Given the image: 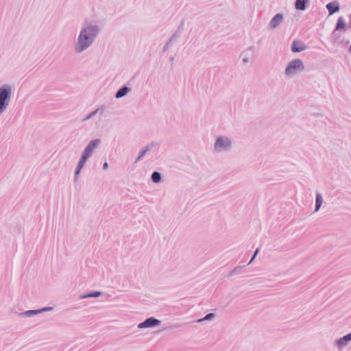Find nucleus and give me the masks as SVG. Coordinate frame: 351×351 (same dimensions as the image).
I'll return each instance as SVG.
<instances>
[{"label":"nucleus","mask_w":351,"mask_h":351,"mask_svg":"<svg viewBox=\"0 0 351 351\" xmlns=\"http://www.w3.org/2000/svg\"><path fill=\"white\" fill-rule=\"evenodd\" d=\"M100 32V27L97 25L85 22L74 43V51L77 53H82L90 47L95 38Z\"/></svg>","instance_id":"1"},{"label":"nucleus","mask_w":351,"mask_h":351,"mask_svg":"<svg viewBox=\"0 0 351 351\" xmlns=\"http://www.w3.org/2000/svg\"><path fill=\"white\" fill-rule=\"evenodd\" d=\"M232 139L223 135L217 136L213 145V152L217 154L229 153L232 149Z\"/></svg>","instance_id":"2"},{"label":"nucleus","mask_w":351,"mask_h":351,"mask_svg":"<svg viewBox=\"0 0 351 351\" xmlns=\"http://www.w3.org/2000/svg\"><path fill=\"white\" fill-rule=\"evenodd\" d=\"M12 94V88L9 84L0 86V117L10 105Z\"/></svg>","instance_id":"3"},{"label":"nucleus","mask_w":351,"mask_h":351,"mask_svg":"<svg viewBox=\"0 0 351 351\" xmlns=\"http://www.w3.org/2000/svg\"><path fill=\"white\" fill-rule=\"evenodd\" d=\"M304 64L300 59H293L287 64L285 70V75L289 77H291L304 71Z\"/></svg>","instance_id":"4"},{"label":"nucleus","mask_w":351,"mask_h":351,"mask_svg":"<svg viewBox=\"0 0 351 351\" xmlns=\"http://www.w3.org/2000/svg\"><path fill=\"white\" fill-rule=\"evenodd\" d=\"M101 141L99 138L91 140L82 152L80 159L86 162L91 157L95 150L100 145Z\"/></svg>","instance_id":"5"},{"label":"nucleus","mask_w":351,"mask_h":351,"mask_svg":"<svg viewBox=\"0 0 351 351\" xmlns=\"http://www.w3.org/2000/svg\"><path fill=\"white\" fill-rule=\"evenodd\" d=\"M161 324V321L154 317H150L147 318L145 321L138 324V328H154L159 326Z\"/></svg>","instance_id":"6"},{"label":"nucleus","mask_w":351,"mask_h":351,"mask_svg":"<svg viewBox=\"0 0 351 351\" xmlns=\"http://www.w3.org/2000/svg\"><path fill=\"white\" fill-rule=\"evenodd\" d=\"M53 309L51 306L43 307L36 310H28L19 313V317H32L45 312L51 311Z\"/></svg>","instance_id":"7"},{"label":"nucleus","mask_w":351,"mask_h":351,"mask_svg":"<svg viewBox=\"0 0 351 351\" xmlns=\"http://www.w3.org/2000/svg\"><path fill=\"white\" fill-rule=\"evenodd\" d=\"M254 51V47L251 46L247 47L246 49H245L241 53L240 56L242 58V62L243 64H247L249 62L250 59L253 57Z\"/></svg>","instance_id":"8"},{"label":"nucleus","mask_w":351,"mask_h":351,"mask_svg":"<svg viewBox=\"0 0 351 351\" xmlns=\"http://www.w3.org/2000/svg\"><path fill=\"white\" fill-rule=\"evenodd\" d=\"M283 21V14L281 13L276 14L270 21L269 23V28L270 29H276L279 24Z\"/></svg>","instance_id":"9"},{"label":"nucleus","mask_w":351,"mask_h":351,"mask_svg":"<svg viewBox=\"0 0 351 351\" xmlns=\"http://www.w3.org/2000/svg\"><path fill=\"white\" fill-rule=\"evenodd\" d=\"M306 49V45L300 40H295L292 43L291 51L294 53L301 52Z\"/></svg>","instance_id":"10"},{"label":"nucleus","mask_w":351,"mask_h":351,"mask_svg":"<svg viewBox=\"0 0 351 351\" xmlns=\"http://www.w3.org/2000/svg\"><path fill=\"white\" fill-rule=\"evenodd\" d=\"M351 341V332L344 335L343 337L339 339L336 341V346L338 348H343L348 344V343Z\"/></svg>","instance_id":"11"},{"label":"nucleus","mask_w":351,"mask_h":351,"mask_svg":"<svg viewBox=\"0 0 351 351\" xmlns=\"http://www.w3.org/2000/svg\"><path fill=\"white\" fill-rule=\"evenodd\" d=\"M326 8L329 12V15H332L334 13L338 12L340 9L339 4L337 1L328 3L326 5Z\"/></svg>","instance_id":"12"},{"label":"nucleus","mask_w":351,"mask_h":351,"mask_svg":"<svg viewBox=\"0 0 351 351\" xmlns=\"http://www.w3.org/2000/svg\"><path fill=\"white\" fill-rule=\"evenodd\" d=\"M131 91V88H128L127 86H123L121 88H119L117 93H115V98L119 99L124 96H125L129 92Z\"/></svg>","instance_id":"13"},{"label":"nucleus","mask_w":351,"mask_h":351,"mask_svg":"<svg viewBox=\"0 0 351 351\" xmlns=\"http://www.w3.org/2000/svg\"><path fill=\"white\" fill-rule=\"evenodd\" d=\"M86 162L82 159L80 158L77 167L75 170V178L74 180L77 181L78 179V176L80 175L82 169L84 167Z\"/></svg>","instance_id":"14"},{"label":"nucleus","mask_w":351,"mask_h":351,"mask_svg":"<svg viewBox=\"0 0 351 351\" xmlns=\"http://www.w3.org/2000/svg\"><path fill=\"white\" fill-rule=\"evenodd\" d=\"M308 0H296L295 2V8L298 10H304Z\"/></svg>","instance_id":"15"},{"label":"nucleus","mask_w":351,"mask_h":351,"mask_svg":"<svg viewBox=\"0 0 351 351\" xmlns=\"http://www.w3.org/2000/svg\"><path fill=\"white\" fill-rule=\"evenodd\" d=\"M322 203H323L322 195L321 193H317L316 194V197H315V212H317L320 209V208L322 205Z\"/></svg>","instance_id":"16"},{"label":"nucleus","mask_w":351,"mask_h":351,"mask_svg":"<svg viewBox=\"0 0 351 351\" xmlns=\"http://www.w3.org/2000/svg\"><path fill=\"white\" fill-rule=\"evenodd\" d=\"M102 294L101 291H93L86 294H81L79 296L80 300L88 298H97Z\"/></svg>","instance_id":"17"},{"label":"nucleus","mask_w":351,"mask_h":351,"mask_svg":"<svg viewBox=\"0 0 351 351\" xmlns=\"http://www.w3.org/2000/svg\"><path fill=\"white\" fill-rule=\"evenodd\" d=\"M346 27V23L343 21V17H339L337 20L336 26H335V30L340 31Z\"/></svg>","instance_id":"18"},{"label":"nucleus","mask_w":351,"mask_h":351,"mask_svg":"<svg viewBox=\"0 0 351 351\" xmlns=\"http://www.w3.org/2000/svg\"><path fill=\"white\" fill-rule=\"evenodd\" d=\"M215 317H216V315L215 313H210L207 314L203 318H200V319H197V323H202V322H205V321L213 320Z\"/></svg>","instance_id":"19"},{"label":"nucleus","mask_w":351,"mask_h":351,"mask_svg":"<svg viewBox=\"0 0 351 351\" xmlns=\"http://www.w3.org/2000/svg\"><path fill=\"white\" fill-rule=\"evenodd\" d=\"M152 180L154 183H159L161 181V174L158 171H154L151 176Z\"/></svg>","instance_id":"20"},{"label":"nucleus","mask_w":351,"mask_h":351,"mask_svg":"<svg viewBox=\"0 0 351 351\" xmlns=\"http://www.w3.org/2000/svg\"><path fill=\"white\" fill-rule=\"evenodd\" d=\"M159 147V143L156 141H152L148 145H147L144 149L146 150V152H151L154 148L158 147Z\"/></svg>","instance_id":"21"},{"label":"nucleus","mask_w":351,"mask_h":351,"mask_svg":"<svg viewBox=\"0 0 351 351\" xmlns=\"http://www.w3.org/2000/svg\"><path fill=\"white\" fill-rule=\"evenodd\" d=\"M99 108H97L96 110H95L94 111L91 112L90 113H89L86 117H85L83 119H82V121H86L91 118H93L95 115H96L97 114V112H99Z\"/></svg>","instance_id":"22"},{"label":"nucleus","mask_w":351,"mask_h":351,"mask_svg":"<svg viewBox=\"0 0 351 351\" xmlns=\"http://www.w3.org/2000/svg\"><path fill=\"white\" fill-rule=\"evenodd\" d=\"M146 154H147L146 150H145L144 148L142 149L139 152L138 156L136 158L135 162H137L139 160H141L142 159V158L145 156Z\"/></svg>","instance_id":"23"},{"label":"nucleus","mask_w":351,"mask_h":351,"mask_svg":"<svg viewBox=\"0 0 351 351\" xmlns=\"http://www.w3.org/2000/svg\"><path fill=\"white\" fill-rule=\"evenodd\" d=\"M174 38V36H172L171 38L169 40V41L166 43V45H165L164 48H163V51H166L169 47V46L170 45L171 41L173 40Z\"/></svg>","instance_id":"24"},{"label":"nucleus","mask_w":351,"mask_h":351,"mask_svg":"<svg viewBox=\"0 0 351 351\" xmlns=\"http://www.w3.org/2000/svg\"><path fill=\"white\" fill-rule=\"evenodd\" d=\"M241 267L237 266L235 267L230 272V275H233L234 273L239 272L241 270Z\"/></svg>","instance_id":"25"},{"label":"nucleus","mask_w":351,"mask_h":351,"mask_svg":"<svg viewBox=\"0 0 351 351\" xmlns=\"http://www.w3.org/2000/svg\"><path fill=\"white\" fill-rule=\"evenodd\" d=\"M258 253V249H256V251L254 252L250 261L249 262V264H250L254 261V259L255 258V257L256 256Z\"/></svg>","instance_id":"26"},{"label":"nucleus","mask_w":351,"mask_h":351,"mask_svg":"<svg viewBox=\"0 0 351 351\" xmlns=\"http://www.w3.org/2000/svg\"><path fill=\"white\" fill-rule=\"evenodd\" d=\"M109 168V165H108V163L107 162H105L104 164H103V167H102V169L104 170H108Z\"/></svg>","instance_id":"27"},{"label":"nucleus","mask_w":351,"mask_h":351,"mask_svg":"<svg viewBox=\"0 0 351 351\" xmlns=\"http://www.w3.org/2000/svg\"><path fill=\"white\" fill-rule=\"evenodd\" d=\"M172 328V326H169V327H167V328H162L160 330H158V332L163 331V330H165L169 329V328Z\"/></svg>","instance_id":"28"},{"label":"nucleus","mask_w":351,"mask_h":351,"mask_svg":"<svg viewBox=\"0 0 351 351\" xmlns=\"http://www.w3.org/2000/svg\"><path fill=\"white\" fill-rule=\"evenodd\" d=\"M349 25H350V27H351V14L350 15Z\"/></svg>","instance_id":"29"},{"label":"nucleus","mask_w":351,"mask_h":351,"mask_svg":"<svg viewBox=\"0 0 351 351\" xmlns=\"http://www.w3.org/2000/svg\"><path fill=\"white\" fill-rule=\"evenodd\" d=\"M350 51H351V44H350Z\"/></svg>","instance_id":"30"}]
</instances>
